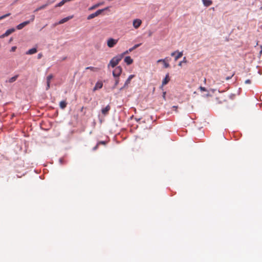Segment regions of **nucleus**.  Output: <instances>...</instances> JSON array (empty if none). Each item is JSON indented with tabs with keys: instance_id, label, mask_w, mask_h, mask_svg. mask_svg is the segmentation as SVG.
<instances>
[{
	"instance_id": "1",
	"label": "nucleus",
	"mask_w": 262,
	"mask_h": 262,
	"mask_svg": "<svg viewBox=\"0 0 262 262\" xmlns=\"http://www.w3.org/2000/svg\"><path fill=\"white\" fill-rule=\"evenodd\" d=\"M123 56L121 54L117 55L114 57L110 61L107 65L108 68L111 67L112 68H115L119 62L122 60Z\"/></svg>"
},
{
	"instance_id": "2",
	"label": "nucleus",
	"mask_w": 262,
	"mask_h": 262,
	"mask_svg": "<svg viewBox=\"0 0 262 262\" xmlns=\"http://www.w3.org/2000/svg\"><path fill=\"white\" fill-rule=\"evenodd\" d=\"M107 9V8H105V9H99L97 11H96L95 12L93 13H92L91 14H90L88 17H87V19L88 20H90L97 16H98L99 15H100V14L102 13V12L104 11L105 10Z\"/></svg>"
},
{
	"instance_id": "3",
	"label": "nucleus",
	"mask_w": 262,
	"mask_h": 262,
	"mask_svg": "<svg viewBox=\"0 0 262 262\" xmlns=\"http://www.w3.org/2000/svg\"><path fill=\"white\" fill-rule=\"evenodd\" d=\"M122 71V69L120 66L116 67L113 71V77H119Z\"/></svg>"
},
{
	"instance_id": "4",
	"label": "nucleus",
	"mask_w": 262,
	"mask_h": 262,
	"mask_svg": "<svg viewBox=\"0 0 262 262\" xmlns=\"http://www.w3.org/2000/svg\"><path fill=\"white\" fill-rule=\"evenodd\" d=\"M73 17V15L69 16L68 17H64V18L61 19V20H60L58 22L54 24V26H56V25H60V24H62L68 21L70 19H72Z\"/></svg>"
},
{
	"instance_id": "5",
	"label": "nucleus",
	"mask_w": 262,
	"mask_h": 262,
	"mask_svg": "<svg viewBox=\"0 0 262 262\" xmlns=\"http://www.w3.org/2000/svg\"><path fill=\"white\" fill-rule=\"evenodd\" d=\"M117 40L111 38L107 40V45L108 47L112 48L117 43Z\"/></svg>"
},
{
	"instance_id": "6",
	"label": "nucleus",
	"mask_w": 262,
	"mask_h": 262,
	"mask_svg": "<svg viewBox=\"0 0 262 262\" xmlns=\"http://www.w3.org/2000/svg\"><path fill=\"white\" fill-rule=\"evenodd\" d=\"M140 45H141V43L136 44V45H134L132 48H129L128 50H127L125 51V52H124L123 53H122L121 54L124 57V56L125 54H127L129 53L132 52L134 50H135L136 48H137L138 47H139Z\"/></svg>"
},
{
	"instance_id": "7",
	"label": "nucleus",
	"mask_w": 262,
	"mask_h": 262,
	"mask_svg": "<svg viewBox=\"0 0 262 262\" xmlns=\"http://www.w3.org/2000/svg\"><path fill=\"white\" fill-rule=\"evenodd\" d=\"M53 78L52 74H50L47 77V86L46 90H48L50 88V81Z\"/></svg>"
},
{
	"instance_id": "8",
	"label": "nucleus",
	"mask_w": 262,
	"mask_h": 262,
	"mask_svg": "<svg viewBox=\"0 0 262 262\" xmlns=\"http://www.w3.org/2000/svg\"><path fill=\"white\" fill-rule=\"evenodd\" d=\"M142 23L140 19H136L133 21V26L135 29L138 28Z\"/></svg>"
},
{
	"instance_id": "9",
	"label": "nucleus",
	"mask_w": 262,
	"mask_h": 262,
	"mask_svg": "<svg viewBox=\"0 0 262 262\" xmlns=\"http://www.w3.org/2000/svg\"><path fill=\"white\" fill-rule=\"evenodd\" d=\"M29 24V21H24V22L19 24V25H18L16 26V29L18 30H21L24 27H25L26 25H28Z\"/></svg>"
},
{
	"instance_id": "10",
	"label": "nucleus",
	"mask_w": 262,
	"mask_h": 262,
	"mask_svg": "<svg viewBox=\"0 0 262 262\" xmlns=\"http://www.w3.org/2000/svg\"><path fill=\"white\" fill-rule=\"evenodd\" d=\"M111 109V107L110 105H107L106 106H105L104 108H102L101 110L102 114L104 115H106L108 114V112Z\"/></svg>"
},
{
	"instance_id": "11",
	"label": "nucleus",
	"mask_w": 262,
	"mask_h": 262,
	"mask_svg": "<svg viewBox=\"0 0 262 262\" xmlns=\"http://www.w3.org/2000/svg\"><path fill=\"white\" fill-rule=\"evenodd\" d=\"M124 61L127 65H130L133 62V60L129 56L125 57Z\"/></svg>"
},
{
	"instance_id": "12",
	"label": "nucleus",
	"mask_w": 262,
	"mask_h": 262,
	"mask_svg": "<svg viewBox=\"0 0 262 262\" xmlns=\"http://www.w3.org/2000/svg\"><path fill=\"white\" fill-rule=\"evenodd\" d=\"M135 77L134 75H130L125 82V86H128L131 80Z\"/></svg>"
},
{
	"instance_id": "13",
	"label": "nucleus",
	"mask_w": 262,
	"mask_h": 262,
	"mask_svg": "<svg viewBox=\"0 0 262 262\" xmlns=\"http://www.w3.org/2000/svg\"><path fill=\"white\" fill-rule=\"evenodd\" d=\"M102 86H103L102 82L98 81L96 83V84L93 89V91H96L98 89H100L102 88Z\"/></svg>"
},
{
	"instance_id": "14",
	"label": "nucleus",
	"mask_w": 262,
	"mask_h": 262,
	"mask_svg": "<svg viewBox=\"0 0 262 262\" xmlns=\"http://www.w3.org/2000/svg\"><path fill=\"white\" fill-rule=\"evenodd\" d=\"M37 52V49L36 48H33L31 49H29L28 51H27L26 53L27 55H31Z\"/></svg>"
},
{
	"instance_id": "15",
	"label": "nucleus",
	"mask_w": 262,
	"mask_h": 262,
	"mask_svg": "<svg viewBox=\"0 0 262 262\" xmlns=\"http://www.w3.org/2000/svg\"><path fill=\"white\" fill-rule=\"evenodd\" d=\"M169 81V74H166L165 78L163 79V80L162 81V86H163L164 85L166 84Z\"/></svg>"
},
{
	"instance_id": "16",
	"label": "nucleus",
	"mask_w": 262,
	"mask_h": 262,
	"mask_svg": "<svg viewBox=\"0 0 262 262\" xmlns=\"http://www.w3.org/2000/svg\"><path fill=\"white\" fill-rule=\"evenodd\" d=\"M203 5L206 7H209L210 6L212 2L211 0H202Z\"/></svg>"
},
{
	"instance_id": "17",
	"label": "nucleus",
	"mask_w": 262,
	"mask_h": 262,
	"mask_svg": "<svg viewBox=\"0 0 262 262\" xmlns=\"http://www.w3.org/2000/svg\"><path fill=\"white\" fill-rule=\"evenodd\" d=\"M114 77L115 78V84H114V86L112 87L113 89H114L116 88V87L119 84V81H120L119 77Z\"/></svg>"
},
{
	"instance_id": "18",
	"label": "nucleus",
	"mask_w": 262,
	"mask_h": 262,
	"mask_svg": "<svg viewBox=\"0 0 262 262\" xmlns=\"http://www.w3.org/2000/svg\"><path fill=\"white\" fill-rule=\"evenodd\" d=\"M18 75H15L14 76L10 78L8 81H7L6 82H8L9 83H12L13 82H14L16 79L17 78H18Z\"/></svg>"
},
{
	"instance_id": "19",
	"label": "nucleus",
	"mask_w": 262,
	"mask_h": 262,
	"mask_svg": "<svg viewBox=\"0 0 262 262\" xmlns=\"http://www.w3.org/2000/svg\"><path fill=\"white\" fill-rule=\"evenodd\" d=\"M14 31H15L14 28L9 29L5 32V35H6L7 36H8Z\"/></svg>"
},
{
	"instance_id": "20",
	"label": "nucleus",
	"mask_w": 262,
	"mask_h": 262,
	"mask_svg": "<svg viewBox=\"0 0 262 262\" xmlns=\"http://www.w3.org/2000/svg\"><path fill=\"white\" fill-rule=\"evenodd\" d=\"M67 106V102L65 101H61L60 102V107L62 109H64Z\"/></svg>"
},
{
	"instance_id": "21",
	"label": "nucleus",
	"mask_w": 262,
	"mask_h": 262,
	"mask_svg": "<svg viewBox=\"0 0 262 262\" xmlns=\"http://www.w3.org/2000/svg\"><path fill=\"white\" fill-rule=\"evenodd\" d=\"M178 54L175 56L174 60L175 61H177L179 58H180L181 56L183 55V52H177Z\"/></svg>"
},
{
	"instance_id": "22",
	"label": "nucleus",
	"mask_w": 262,
	"mask_h": 262,
	"mask_svg": "<svg viewBox=\"0 0 262 262\" xmlns=\"http://www.w3.org/2000/svg\"><path fill=\"white\" fill-rule=\"evenodd\" d=\"M46 5H43L39 7H38L37 8H36L35 10H34V12H37L39 10H42V9H43L45 8H46Z\"/></svg>"
},
{
	"instance_id": "23",
	"label": "nucleus",
	"mask_w": 262,
	"mask_h": 262,
	"mask_svg": "<svg viewBox=\"0 0 262 262\" xmlns=\"http://www.w3.org/2000/svg\"><path fill=\"white\" fill-rule=\"evenodd\" d=\"M34 19H35V15H32L31 16V18L29 20H26L27 21H29V24L31 23V22H32L34 20Z\"/></svg>"
},
{
	"instance_id": "24",
	"label": "nucleus",
	"mask_w": 262,
	"mask_h": 262,
	"mask_svg": "<svg viewBox=\"0 0 262 262\" xmlns=\"http://www.w3.org/2000/svg\"><path fill=\"white\" fill-rule=\"evenodd\" d=\"M186 62H187L186 58V57H184L183 58V60H182V61H180V62H179V66H182V63H186Z\"/></svg>"
},
{
	"instance_id": "25",
	"label": "nucleus",
	"mask_w": 262,
	"mask_h": 262,
	"mask_svg": "<svg viewBox=\"0 0 262 262\" xmlns=\"http://www.w3.org/2000/svg\"><path fill=\"white\" fill-rule=\"evenodd\" d=\"M86 69H90L92 71H96L97 70V68H94L93 67H88L86 68Z\"/></svg>"
},
{
	"instance_id": "26",
	"label": "nucleus",
	"mask_w": 262,
	"mask_h": 262,
	"mask_svg": "<svg viewBox=\"0 0 262 262\" xmlns=\"http://www.w3.org/2000/svg\"><path fill=\"white\" fill-rule=\"evenodd\" d=\"M98 145H100V144H102V145H105L106 144V142L105 141H99L98 143H97Z\"/></svg>"
},
{
	"instance_id": "27",
	"label": "nucleus",
	"mask_w": 262,
	"mask_h": 262,
	"mask_svg": "<svg viewBox=\"0 0 262 262\" xmlns=\"http://www.w3.org/2000/svg\"><path fill=\"white\" fill-rule=\"evenodd\" d=\"M54 2V1H48L46 3V4H45V5H46V7H47L48 6L51 5V4H52Z\"/></svg>"
},
{
	"instance_id": "28",
	"label": "nucleus",
	"mask_w": 262,
	"mask_h": 262,
	"mask_svg": "<svg viewBox=\"0 0 262 262\" xmlns=\"http://www.w3.org/2000/svg\"><path fill=\"white\" fill-rule=\"evenodd\" d=\"M163 64H164V66L165 68H167L169 67V64L167 62H166L165 61V62H163Z\"/></svg>"
},
{
	"instance_id": "29",
	"label": "nucleus",
	"mask_w": 262,
	"mask_h": 262,
	"mask_svg": "<svg viewBox=\"0 0 262 262\" xmlns=\"http://www.w3.org/2000/svg\"><path fill=\"white\" fill-rule=\"evenodd\" d=\"M99 6V4H96V5L91 7V8H90L89 10H93V9H95V8H96L97 7H98Z\"/></svg>"
},
{
	"instance_id": "30",
	"label": "nucleus",
	"mask_w": 262,
	"mask_h": 262,
	"mask_svg": "<svg viewBox=\"0 0 262 262\" xmlns=\"http://www.w3.org/2000/svg\"><path fill=\"white\" fill-rule=\"evenodd\" d=\"M200 89L201 91H207V90L205 87L200 86Z\"/></svg>"
},
{
	"instance_id": "31",
	"label": "nucleus",
	"mask_w": 262,
	"mask_h": 262,
	"mask_svg": "<svg viewBox=\"0 0 262 262\" xmlns=\"http://www.w3.org/2000/svg\"><path fill=\"white\" fill-rule=\"evenodd\" d=\"M16 47H15V46H13V47H12L11 48V50H10V51H11V52H14V51L16 50Z\"/></svg>"
},
{
	"instance_id": "32",
	"label": "nucleus",
	"mask_w": 262,
	"mask_h": 262,
	"mask_svg": "<svg viewBox=\"0 0 262 262\" xmlns=\"http://www.w3.org/2000/svg\"><path fill=\"white\" fill-rule=\"evenodd\" d=\"M98 146L99 145H98V144L97 143V144L95 146H94L93 148V150L95 151L97 149V148H98Z\"/></svg>"
},
{
	"instance_id": "33",
	"label": "nucleus",
	"mask_w": 262,
	"mask_h": 262,
	"mask_svg": "<svg viewBox=\"0 0 262 262\" xmlns=\"http://www.w3.org/2000/svg\"><path fill=\"white\" fill-rule=\"evenodd\" d=\"M128 86H125V83L124 84L123 86L120 88L119 90L120 91H122L123 89L127 88Z\"/></svg>"
},
{
	"instance_id": "34",
	"label": "nucleus",
	"mask_w": 262,
	"mask_h": 262,
	"mask_svg": "<svg viewBox=\"0 0 262 262\" xmlns=\"http://www.w3.org/2000/svg\"><path fill=\"white\" fill-rule=\"evenodd\" d=\"M42 57V53H39V54L37 55V58H38V59H40Z\"/></svg>"
},
{
	"instance_id": "35",
	"label": "nucleus",
	"mask_w": 262,
	"mask_h": 262,
	"mask_svg": "<svg viewBox=\"0 0 262 262\" xmlns=\"http://www.w3.org/2000/svg\"><path fill=\"white\" fill-rule=\"evenodd\" d=\"M59 162L60 164H63V159L62 158H60L59 160Z\"/></svg>"
},
{
	"instance_id": "36",
	"label": "nucleus",
	"mask_w": 262,
	"mask_h": 262,
	"mask_svg": "<svg viewBox=\"0 0 262 262\" xmlns=\"http://www.w3.org/2000/svg\"><path fill=\"white\" fill-rule=\"evenodd\" d=\"M165 59H159L158 60V62H165Z\"/></svg>"
},
{
	"instance_id": "37",
	"label": "nucleus",
	"mask_w": 262,
	"mask_h": 262,
	"mask_svg": "<svg viewBox=\"0 0 262 262\" xmlns=\"http://www.w3.org/2000/svg\"><path fill=\"white\" fill-rule=\"evenodd\" d=\"M245 83L250 84L251 83V80L250 79H247L245 81Z\"/></svg>"
},
{
	"instance_id": "38",
	"label": "nucleus",
	"mask_w": 262,
	"mask_h": 262,
	"mask_svg": "<svg viewBox=\"0 0 262 262\" xmlns=\"http://www.w3.org/2000/svg\"><path fill=\"white\" fill-rule=\"evenodd\" d=\"M6 36H7L6 35H5V33H4L3 34H2V35H1L0 36V38H4Z\"/></svg>"
},
{
	"instance_id": "39",
	"label": "nucleus",
	"mask_w": 262,
	"mask_h": 262,
	"mask_svg": "<svg viewBox=\"0 0 262 262\" xmlns=\"http://www.w3.org/2000/svg\"><path fill=\"white\" fill-rule=\"evenodd\" d=\"M6 36H7L6 35H5V33H4L3 34H2V35H1L0 36V38H4Z\"/></svg>"
},
{
	"instance_id": "40",
	"label": "nucleus",
	"mask_w": 262,
	"mask_h": 262,
	"mask_svg": "<svg viewBox=\"0 0 262 262\" xmlns=\"http://www.w3.org/2000/svg\"><path fill=\"white\" fill-rule=\"evenodd\" d=\"M233 76V74H232L231 76H228L226 78V80H228L231 78V77Z\"/></svg>"
},
{
	"instance_id": "41",
	"label": "nucleus",
	"mask_w": 262,
	"mask_h": 262,
	"mask_svg": "<svg viewBox=\"0 0 262 262\" xmlns=\"http://www.w3.org/2000/svg\"><path fill=\"white\" fill-rule=\"evenodd\" d=\"M177 52H178V51H174V52H172V53H171V56H174V55H175V54H176V53Z\"/></svg>"
},
{
	"instance_id": "42",
	"label": "nucleus",
	"mask_w": 262,
	"mask_h": 262,
	"mask_svg": "<svg viewBox=\"0 0 262 262\" xmlns=\"http://www.w3.org/2000/svg\"><path fill=\"white\" fill-rule=\"evenodd\" d=\"M10 15V13H8L6 14L3 15L5 16V18L7 17V16H9Z\"/></svg>"
},
{
	"instance_id": "43",
	"label": "nucleus",
	"mask_w": 262,
	"mask_h": 262,
	"mask_svg": "<svg viewBox=\"0 0 262 262\" xmlns=\"http://www.w3.org/2000/svg\"><path fill=\"white\" fill-rule=\"evenodd\" d=\"M211 95L208 93L204 95V96H206V97H209Z\"/></svg>"
},
{
	"instance_id": "44",
	"label": "nucleus",
	"mask_w": 262,
	"mask_h": 262,
	"mask_svg": "<svg viewBox=\"0 0 262 262\" xmlns=\"http://www.w3.org/2000/svg\"><path fill=\"white\" fill-rule=\"evenodd\" d=\"M4 18H5V16L4 15L0 16V20L3 19Z\"/></svg>"
},
{
	"instance_id": "45",
	"label": "nucleus",
	"mask_w": 262,
	"mask_h": 262,
	"mask_svg": "<svg viewBox=\"0 0 262 262\" xmlns=\"http://www.w3.org/2000/svg\"><path fill=\"white\" fill-rule=\"evenodd\" d=\"M165 95H166V92H163V98H165Z\"/></svg>"
},
{
	"instance_id": "46",
	"label": "nucleus",
	"mask_w": 262,
	"mask_h": 262,
	"mask_svg": "<svg viewBox=\"0 0 262 262\" xmlns=\"http://www.w3.org/2000/svg\"><path fill=\"white\" fill-rule=\"evenodd\" d=\"M210 91H211L212 93H214L215 91V90L214 89H210Z\"/></svg>"
},
{
	"instance_id": "47",
	"label": "nucleus",
	"mask_w": 262,
	"mask_h": 262,
	"mask_svg": "<svg viewBox=\"0 0 262 262\" xmlns=\"http://www.w3.org/2000/svg\"><path fill=\"white\" fill-rule=\"evenodd\" d=\"M262 53V49L260 50V51L259 52V54H261Z\"/></svg>"
},
{
	"instance_id": "48",
	"label": "nucleus",
	"mask_w": 262,
	"mask_h": 262,
	"mask_svg": "<svg viewBox=\"0 0 262 262\" xmlns=\"http://www.w3.org/2000/svg\"><path fill=\"white\" fill-rule=\"evenodd\" d=\"M260 9L262 10V7H260Z\"/></svg>"
}]
</instances>
